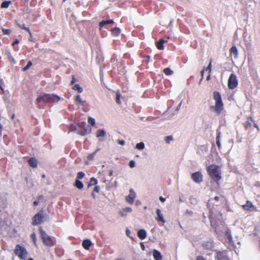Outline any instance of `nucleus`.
<instances>
[{"instance_id":"nucleus-1","label":"nucleus","mask_w":260,"mask_h":260,"mask_svg":"<svg viewBox=\"0 0 260 260\" xmlns=\"http://www.w3.org/2000/svg\"><path fill=\"white\" fill-rule=\"evenodd\" d=\"M213 99L215 102V106H212L210 108L213 110L217 115H219L223 109V103L220 93L217 91L213 92Z\"/></svg>"},{"instance_id":"nucleus-2","label":"nucleus","mask_w":260,"mask_h":260,"mask_svg":"<svg viewBox=\"0 0 260 260\" xmlns=\"http://www.w3.org/2000/svg\"><path fill=\"white\" fill-rule=\"evenodd\" d=\"M207 171L211 178L218 184L221 178V171L219 167L215 165H211L208 167Z\"/></svg>"},{"instance_id":"nucleus-3","label":"nucleus","mask_w":260,"mask_h":260,"mask_svg":"<svg viewBox=\"0 0 260 260\" xmlns=\"http://www.w3.org/2000/svg\"><path fill=\"white\" fill-rule=\"evenodd\" d=\"M60 98L54 94H47L43 93L39 95L36 100L37 103H53L54 102H58L60 100Z\"/></svg>"},{"instance_id":"nucleus-4","label":"nucleus","mask_w":260,"mask_h":260,"mask_svg":"<svg viewBox=\"0 0 260 260\" xmlns=\"http://www.w3.org/2000/svg\"><path fill=\"white\" fill-rule=\"evenodd\" d=\"M39 233L41 238L42 239L44 245L48 247H52L54 245V240L42 229L41 227L39 228Z\"/></svg>"},{"instance_id":"nucleus-5","label":"nucleus","mask_w":260,"mask_h":260,"mask_svg":"<svg viewBox=\"0 0 260 260\" xmlns=\"http://www.w3.org/2000/svg\"><path fill=\"white\" fill-rule=\"evenodd\" d=\"M14 252L15 255H17L20 259H24L27 256V250L19 244L16 245Z\"/></svg>"},{"instance_id":"nucleus-6","label":"nucleus","mask_w":260,"mask_h":260,"mask_svg":"<svg viewBox=\"0 0 260 260\" xmlns=\"http://www.w3.org/2000/svg\"><path fill=\"white\" fill-rule=\"evenodd\" d=\"M44 218L43 211L41 210L32 217L31 224L37 225L41 224L43 222Z\"/></svg>"},{"instance_id":"nucleus-7","label":"nucleus","mask_w":260,"mask_h":260,"mask_svg":"<svg viewBox=\"0 0 260 260\" xmlns=\"http://www.w3.org/2000/svg\"><path fill=\"white\" fill-rule=\"evenodd\" d=\"M238 84L237 76L234 74H231L228 79V87L230 89H233L235 88Z\"/></svg>"},{"instance_id":"nucleus-8","label":"nucleus","mask_w":260,"mask_h":260,"mask_svg":"<svg viewBox=\"0 0 260 260\" xmlns=\"http://www.w3.org/2000/svg\"><path fill=\"white\" fill-rule=\"evenodd\" d=\"M215 260H231L226 250H217L215 256Z\"/></svg>"},{"instance_id":"nucleus-9","label":"nucleus","mask_w":260,"mask_h":260,"mask_svg":"<svg viewBox=\"0 0 260 260\" xmlns=\"http://www.w3.org/2000/svg\"><path fill=\"white\" fill-rule=\"evenodd\" d=\"M78 126L83 129L80 132V134L82 136L88 134L91 132V127L86 125L85 122H81L78 124Z\"/></svg>"},{"instance_id":"nucleus-10","label":"nucleus","mask_w":260,"mask_h":260,"mask_svg":"<svg viewBox=\"0 0 260 260\" xmlns=\"http://www.w3.org/2000/svg\"><path fill=\"white\" fill-rule=\"evenodd\" d=\"M191 178L196 183H200L203 180V176L201 172L198 171L192 173Z\"/></svg>"},{"instance_id":"nucleus-11","label":"nucleus","mask_w":260,"mask_h":260,"mask_svg":"<svg viewBox=\"0 0 260 260\" xmlns=\"http://www.w3.org/2000/svg\"><path fill=\"white\" fill-rule=\"evenodd\" d=\"M242 208L244 210L248 211H257L256 207H254L252 203L249 201H247L245 204L242 206Z\"/></svg>"},{"instance_id":"nucleus-12","label":"nucleus","mask_w":260,"mask_h":260,"mask_svg":"<svg viewBox=\"0 0 260 260\" xmlns=\"http://www.w3.org/2000/svg\"><path fill=\"white\" fill-rule=\"evenodd\" d=\"M136 198V193L133 189L129 190V194L126 197V201L130 204H133Z\"/></svg>"},{"instance_id":"nucleus-13","label":"nucleus","mask_w":260,"mask_h":260,"mask_svg":"<svg viewBox=\"0 0 260 260\" xmlns=\"http://www.w3.org/2000/svg\"><path fill=\"white\" fill-rule=\"evenodd\" d=\"M157 216L155 217L156 220L157 221H161L163 223H165L166 221L164 218L163 215L159 209H157L156 210Z\"/></svg>"},{"instance_id":"nucleus-14","label":"nucleus","mask_w":260,"mask_h":260,"mask_svg":"<svg viewBox=\"0 0 260 260\" xmlns=\"http://www.w3.org/2000/svg\"><path fill=\"white\" fill-rule=\"evenodd\" d=\"M153 256L155 260H162V256L160 252L157 250L154 249L153 250Z\"/></svg>"},{"instance_id":"nucleus-15","label":"nucleus","mask_w":260,"mask_h":260,"mask_svg":"<svg viewBox=\"0 0 260 260\" xmlns=\"http://www.w3.org/2000/svg\"><path fill=\"white\" fill-rule=\"evenodd\" d=\"M138 237L141 240H143L146 238L147 236V233L145 230L141 229L137 233Z\"/></svg>"},{"instance_id":"nucleus-16","label":"nucleus","mask_w":260,"mask_h":260,"mask_svg":"<svg viewBox=\"0 0 260 260\" xmlns=\"http://www.w3.org/2000/svg\"><path fill=\"white\" fill-rule=\"evenodd\" d=\"M28 163L30 167L34 168L37 167L38 161L35 158H30L28 161Z\"/></svg>"},{"instance_id":"nucleus-17","label":"nucleus","mask_w":260,"mask_h":260,"mask_svg":"<svg viewBox=\"0 0 260 260\" xmlns=\"http://www.w3.org/2000/svg\"><path fill=\"white\" fill-rule=\"evenodd\" d=\"M114 21L112 19L108 20H102L99 23V27L100 29L103 28L106 25L110 24L113 23Z\"/></svg>"},{"instance_id":"nucleus-18","label":"nucleus","mask_w":260,"mask_h":260,"mask_svg":"<svg viewBox=\"0 0 260 260\" xmlns=\"http://www.w3.org/2000/svg\"><path fill=\"white\" fill-rule=\"evenodd\" d=\"M91 245V242L88 239L83 240L82 242V246L86 250H88Z\"/></svg>"},{"instance_id":"nucleus-19","label":"nucleus","mask_w":260,"mask_h":260,"mask_svg":"<svg viewBox=\"0 0 260 260\" xmlns=\"http://www.w3.org/2000/svg\"><path fill=\"white\" fill-rule=\"evenodd\" d=\"M230 55H232L233 54L234 55L235 58H237L238 51L236 46H233L231 49H230Z\"/></svg>"},{"instance_id":"nucleus-20","label":"nucleus","mask_w":260,"mask_h":260,"mask_svg":"<svg viewBox=\"0 0 260 260\" xmlns=\"http://www.w3.org/2000/svg\"><path fill=\"white\" fill-rule=\"evenodd\" d=\"M166 42V41L163 39H160L159 41L156 43V46L158 50H163L164 49V44Z\"/></svg>"},{"instance_id":"nucleus-21","label":"nucleus","mask_w":260,"mask_h":260,"mask_svg":"<svg viewBox=\"0 0 260 260\" xmlns=\"http://www.w3.org/2000/svg\"><path fill=\"white\" fill-rule=\"evenodd\" d=\"M209 208H210V214L209 215L208 217L210 220L211 226L213 227H214V228L216 229V224L214 223V218L213 217V211H212L211 208L210 207H209Z\"/></svg>"},{"instance_id":"nucleus-22","label":"nucleus","mask_w":260,"mask_h":260,"mask_svg":"<svg viewBox=\"0 0 260 260\" xmlns=\"http://www.w3.org/2000/svg\"><path fill=\"white\" fill-rule=\"evenodd\" d=\"M74 186L79 189H81L83 188V184L79 180L76 179L74 183Z\"/></svg>"},{"instance_id":"nucleus-23","label":"nucleus","mask_w":260,"mask_h":260,"mask_svg":"<svg viewBox=\"0 0 260 260\" xmlns=\"http://www.w3.org/2000/svg\"><path fill=\"white\" fill-rule=\"evenodd\" d=\"M253 122V120L252 117H248L246 122L245 128H248L251 127L252 123Z\"/></svg>"},{"instance_id":"nucleus-24","label":"nucleus","mask_w":260,"mask_h":260,"mask_svg":"<svg viewBox=\"0 0 260 260\" xmlns=\"http://www.w3.org/2000/svg\"><path fill=\"white\" fill-rule=\"evenodd\" d=\"M132 211V209L130 207H126L123 209V211L120 212V214L121 216H123L124 215H126V212H131Z\"/></svg>"},{"instance_id":"nucleus-25","label":"nucleus","mask_w":260,"mask_h":260,"mask_svg":"<svg viewBox=\"0 0 260 260\" xmlns=\"http://www.w3.org/2000/svg\"><path fill=\"white\" fill-rule=\"evenodd\" d=\"M163 72L167 76L171 75L173 74V71L169 68H166L164 69Z\"/></svg>"},{"instance_id":"nucleus-26","label":"nucleus","mask_w":260,"mask_h":260,"mask_svg":"<svg viewBox=\"0 0 260 260\" xmlns=\"http://www.w3.org/2000/svg\"><path fill=\"white\" fill-rule=\"evenodd\" d=\"M75 100L76 102L78 103L80 105L83 106L84 105V102L82 101L80 95H76Z\"/></svg>"},{"instance_id":"nucleus-27","label":"nucleus","mask_w":260,"mask_h":260,"mask_svg":"<svg viewBox=\"0 0 260 260\" xmlns=\"http://www.w3.org/2000/svg\"><path fill=\"white\" fill-rule=\"evenodd\" d=\"M7 56V58L8 59V60L11 62H13V63H15V61L14 60V58H13V57L12 56V55H11V53H10V52L9 51H8L6 53Z\"/></svg>"},{"instance_id":"nucleus-28","label":"nucleus","mask_w":260,"mask_h":260,"mask_svg":"<svg viewBox=\"0 0 260 260\" xmlns=\"http://www.w3.org/2000/svg\"><path fill=\"white\" fill-rule=\"evenodd\" d=\"M106 135V132L103 129H99L96 132V137H104Z\"/></svg>"},{"instance_id":"nucleus-29","label":"nucleus","mask_w":260,"mask_h":260,"mask_svg":"<svg viewBox=\"0 0 260 260\" xmlns=\"http://www.w3.org/2000/svg\"><path fill=\"white\" fill-rule=\"evenodd\" d=\"M73 89L74 90H77L78 91L79 93H81L82 91H83V89L81 87H80V86L77 84H75L73 87Z\"/></svg>"},{"instance_id":"nucleus-30","label":"nucleus","mask_w":260,"mask_h":260,"mask_svg":"<svg viewBox=\"0 0 260 260\" xmlns=\"http://www.w3.org/2000/svg\"><path fill=\"white\" fill-rule=\"evenodd\" d=\"M225 236L229 241L232 240V236L231 233V231L229 230H228L225 232Z\"/></svg>"},{"instance_id":"nucleus-31","label":"nucleus","mask_w":260,"mask_h":260,"mask_svg":"<svg viewBox=\"0 0 260 260\" xmlns=\"http://www.w3.org/2000/svg\"><path fill=\"white\" fill-rule=\"evenodd\" d=\"M97 183H98L97 179L92 177V178H91L90 179L88 186L95 185Z\"/></svg>"},{"instance_id":"nucleus-32","label":"nucleus","mask_w":260,"mask_h":260,"mask_svg":"<svg viewBox=\"0 0 260 260\" xmlns=\"http://www.w3.org/2000/svg\"><path fill=\"white\" fill-rule=\"evenodd\" d=\"M11 3V2L10 1H4L1 4V7L2 8H7L10 4Z\"/></svg>"},{"instance_id":"nucleus-33","label":"nucleus","mask_w":260,"mask_h":260,"mask_svg":"<svg viewBox=\"0 0 260 260\" xmlns=\"http://www.w3.org/2000/svg\"><path fill=\"white\" fill-rule=\"evenodd\" d=\"M145 145L144 143L140 142L138 144H137L136 148L139 150H142L144 148Z\"/></svg>"},{"instance_id":"nucleus-34","label":"nucleus","mask_w":260,"mask_h":260,"mask_svg":"<svg viewBox=\"0 0 260 260\" xmlns=\"http://www.w3.org/2000/svg\"><path fill=\"white\" fill-rule=\"evenodd\" d=\"M85 176V174L83 172H79L77 173L76 179L80 180L82 179Z\"/></svg>"},{"instance_id":"nucleus-35","label":"nucleus","mask_w":260,"mask_h":260,"mask_svg":"<svg viewBox=\"0 0 260 260\" xmlns=\"http://www.w3.org/2000/svg\"><path fill=\"white\" fill-rule=\"evenodd\" d=\"M212 68V59H210V62L208 66L205 69V71H208L209 74H211Z\"/></svg>"},{"instance_id":"nucleus-36","label":"nucleus","mask_w":260,"mask_h":260,"mask_svg":"<svg viewBox=\"0 0 260 260\" xmlns=\"http://www.w3.org/2000/svg\"><path fill=\"white\" fill-rule=\"evenodd\" d=\"M116 102L118 104H120L121 102H120V99L121 95H120V92H117L116 94Z\"/></svg>"},{"instance_id":"nucleus-37","label":"nucleus","mask_w":260,"mask_h":260,"mask_svg":"<svg viewBox=\"0 0 260 260\" xmlns=\"http://www.w3.org/2000/svg\"><path fill=\"white\" fill-rule=\"evenodd\" d=\"M32 66V62L31 61H29L28 62H27V65L24 67L23 69H22V71L24 72V71H26V70H27L30 67V66Z\"/></svg>"},{"instance_id":"nucleus-38","label":"nucleus","mask_w":260,"mask_h":260,"mask_svg":"<svg viewBox=\"0 0 260 260\" xmlns=\"http://www.w3.org/2000/svg\"><path fill=\"white\" fill-rule=\"evenodd\" d=\"M88 122L89 123V124H90L92 126H94L95 125V120L94 118H93L91 117H88Z\"/></svg>"},{"instance_id":"nucleus-39","label":"nucleus","mask_w":260,"mask_h":260,"mask_svg":"<svg viewBox=\"0 0 260 260\" xmlns=\"http://www.w3.org/2000/svg\"><path fill=\"white\" fill-rule=\"evenodd\" d=\"M100 190V187L99 186H95L93 189V192L92 193V197L94 198L95 196L94 194V192H99Z\"/></svg>"},{"instance_id":"nucleus-40","label":"nucleus","mask_w":260,"mask_h":260,"mask_svg":"<svg viewBox=\"0 0 260 260\" xmlns=\"http://www.w3.org/2000/svg\"><path fill=\"white\" fill-rule=\"evenodd\" d=\"M2 30L4 35H9L11 32V30L10 29L2 28Z\"/></svg>"},{"instance_id":"nucleus-41","label":"nucleus","mask_w":260,"mask_h":260,"mask_svg":"<svg viewBox=\"0 0 260 260\" xmlns=\"http://www.w3.org/2000/svg\"><path fill=\"white\" fill-rule=\"evenodd\" d=\"M30 238L32 239L34 244L36 245L37 238H36V234L35 233H33L32 234H31L30 235Z\"/></svg>"},{"instance_id":"nucleus-42","label":"nucleus","mask_w":260,"mask_h":260,"mask_svg":"<svg viewBox=\"0 0 260 260\" xmlns=\"http://www.w3.org/2000/svg\"><path fill=\"white\" fill-rule=\"evenodd\" d=\"M173 137L172 136H167L165 138V141L167 143H170L171 141L173 140Z\"/></svg>"},{"instance_id":"nucleus-43","label":"nucleus","mask_w":260,"mask_h":260,"mask_svg":"<svg viewBox=\"0 0 260 260\" xmlns=\"http://www.w3.org/2000/svg\"><path fill=\"white\" fill-rule=\"evenodd\" d=\"M43 198V196L42 195H40L38 197V200H36V201H35L34 202V205L35 206H37L39 203V200H41V199H42Z\"/></svg>"},{"instance_id":"nucleus-44","label":"nucleus","mask_w":260,"mask_h":260,"mask_svg":"<svg viewBox=\"0 0 260 260\" xmlns=\"http://www.w3.org/2000/svg\"><path fill=\"white\" fill-rule=\"evenodd\" d=\"M129 166L132 168L135 166V162L134 160H131L129 162Z\"/></svg>"},{"instance_id":"nucleus-45","label":"nucleus","mask_w":260,"mask_h":260,"mask_svg":"<svg viewBox=\"0 0 260 260\" xmlns=\"http://www.w3.org/2000/svg\"><path fill=\"white\" fill-rule=\"evenodd\" d=\"M95 155V152L94 153H92L90 154H89L88 156H87V158L88 160H91L92 159L93 157H94V156Z\"/></svg>"},{"instance_id":"nucleus-46","label":"nucleus","mask_w":260,"mask_h":260,"mask_svg":"<svg viewBox=\"0 0 260 260\" xmlns=\"http://www.w3.org/2000/svg\"><path fill=\"white\" fill-rule=\"evenodd\" d=\"M72 81L71 82V84L73 85L74 84V83L76 81V79L74 75H72Z\"/></svg>"},{"instance_id":"nucleus-47","label":"nucleus","mask_w":260,"mask_h":260,"mask_svg":"<svg viewBox=\"0 0 260 260\" xmlns=\"http://www.w3.org/2000/svg\"><path fill=\"white\" fill-rule=\"evenodd\" d=\"M196 260H206V259L203 256L199 255L197 256Z\"/></svg>"},{"instance_id":"nucleus-48","label":"nucleus","mask_w":260,"mask_h":260,"mask_svg":"<svg viewBox=\"0 0 260 260\" xmlns=\"http://www.w3.org/2000/svg\"><path fill=\"white\" fill-rule=\"evenodd\" d=\"M23 29L26 30L27 32H28L29 35H30V36H32L31 32L30 31V30L28 27H25V28H23Z\"/></svg>"},{"instance_id":"nucleus-49","label":"nucleus","mask_w":260,"mask_h":260,"mask_svg":"<svg viewBox=\"0 0 260 260\" xmlns=\"http://www.w3.org/2000/svg\"><path fill=\"white\" fill-rule=\"evenodd\" d=\"M118 143L119 144L122 145V146L125 144V141L123 140H118Z\"/></svg>"},{"instance_id":"nucleus-50","label":"nucleus","mask_w":260,"mask_h":260,"mask_svg":"<svg viewBox=\"0 0 260 260\" xmlns=\"http://www.w3.org/2000/svg\"><path fill=\"white\" fill-rule=\"evenodd\" d=\"M216 144L217 145L218 149H220L221 148V144H220V140L216 141Z\"/></svg>"},{"instance_id":"nucleus-51","label":"nucleus","mask_w":260,"mask_h":260,"mask_svg":"<svg viewBox=\"0 0 260 260\" xmlns=\"http://www.w3.org/2000/svg\"><path fill=\"white\" fill-rule=\"evenodd\" d=\"M17 25H18V26L19 28H21V29H23V28H25V25H24V24H20L18 23V24H17Z\"/></svg>"},{"instance_id":"nucleus-52","label":"nucleus","mask_w":260,"mask_h":260,"mask_svg":"<svg viewBox=\"0 0 260 260\" xmlns=\"http://www.w3.org/2000/svg\"><path fill=\"white\" fill-rule=\"evenodd\" d=\"M140 245H141V249H142L143 250H145V247L144 244H143V242H141V243H140Z\"/></svg>"},{"instance_id":"nucleus-53","label":"nucleus","mask_w":260,"mask_h":260,"mask_svg":"<svg viewBox=\"0 0 260 260\" xmlns=\"http://www.w3.org/2000/svg\"><path fill=\"white\" fill-rule=\"evenodd\" d=\"M220 132H218L217 136H216V141L220 140Z\"/></svg>"},{"instance_id":"nucleus-54","label":"nucleus","mask_w":260,"mask_h":260,"mask_svg":"<svg viewBox=\"0 0 260 260\" xmlns=\"http://www.w3.org/2000/svg\"><path fill=\"white\" fill-rule=\"evenodd\" d=\"M159 200L161 202H164L166 200V199L161 196L159 197Z\"/></svg>"},{"instance_id":"nucleus-55","label":"nucleus","mask_w":260,"mask_h":260,"mask_svg":"<svg viewBox=\"0 0 260 260\" xmlns=\"http://www.w3.org/2000/svg\"><path fill=\"white\" fill-rule=\"evenodd\" d=\"M2 129H3V126L0 123V137L2 136Z\"/></svg>"},{"instance_id":"nucleus-56","label":"nucleus","mask_w":260,"mask_h":260,"mask_svg":"<svg viewBox=\"0 0 260 260\" xmlns=\"http://www.w3.org/2000/svg\"><path fill=\"white\" fill-rule=\"evenodd\" d=\"M19 43V41L18 40H16L13 43H12V45L14 46L15 45V44H17Z\"/></svg>"},{"instance_id":"nucleus-57","label":"nucleus","mask_w":260,"mask_h":260,"mask_svg":"<svg viewBox=\"0 0 260 260\" xmlns=\"http://www.w3.org/2000/svg\"><path fill=\"white\" fill-rule=\"evenodd\" d=\"M254 126L257 129L258 131H259V127L257 124H254Z\"/></svg>"},{"instance_id":"nucleus-58","label":"nucleus","mask_w":260,"mask_h":260,"mask_svg":"<svg viewBox=\"0 0 260 260\" xmlns=\"http://www.w3.org/2000/svg\"><path fill=\"white\" fill-rule=\"evenodd\" d=\"M215 201L218 202L219 201V197L217 196H216L213 199Z\"/></svg>"},{"instance_id":"nucleus-59","label":"nucleus","mask_w":260,"mask_h":260,"mask_svg":"<svg viewBox=\"0 0 260 260\" xmlns=\"http://www.w3.org/2000/svg\"><path fill=\"white\" fill-rule=\"evenodd\" d=\"M204 71H205V69H204L201 71V76H202V78H203Z\"/></svg>"},{"instance_id":"nucleus-60","label":"nucleus","mask_w":260,"mask_h":260,"mask_svg":"<svg viewBox=\"0 0 260 260\" xmlns=\"http://www.w3.org/2000/svg\"><path fill=\"white\" fill-rule=\"evenodd\" d=\"M109 176H111L112 175H113V171H110L109 172Z\"/></svg>"},{"instance_id":"nucleus-61","label":"nucleus","mask_w":260,"mask_h":260,"mask_svg":"<svg viewBox=\"0 0 260 260\" xmlns=\"http://www.w3.org/2000/svg\"><path fill=\"white\" fill-rule=\"evenodd\" d=\"M210 74L209 73V75L207 77V80H208L210 79Z\"/></svg>"},{"instance_id":"nucleus-62","label":"nucleus","mask_w":260,"mask_h":260,"mask_svg":"<svg viewBox=\"0 0 260 260\" xmlns=\"http://www.w3.org/2000/svg\"><path fill=\"white\" fill-rule=\"evenodd\" d=\"M115 30H117V31L118 33H119V32H120V29H119V28H115Z\"/></svg>"},{"instance_id":"nucleus-63","label":"nucleus","mask_w":260,"mask_h":260,"mask_svg":"<svg viewBox=\"0 0 260 260\" xmlns=\"http://www.w3.org/2000/svg\"><path fill=\"white\" fill-rule=\"evenodd\" d=\"M129 233H130V232L129 231H126V234L128 235V234H129Z\"/></svg>"},{"instance_id":"nucleus-64","label":"nucleus","mask_w":260,"mask_h":260,"mask_svg":"<svg viewBox=\"0 0 260 260\" xmlns=\"http://www.w3.org/2000/svg\"><path fill=\"white\" fill-rule=\"evenodd\" d=\"M14 116H15V115H14V114H13V116H12V117H11V118H12V119H13V118H14Z\"/></svg>"}]
</instances>
